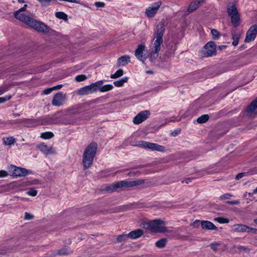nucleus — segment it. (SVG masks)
I'll use <instances>...</instances> for the list:
<instances>
[{"label":"nucleus","mask_w":257,"mask_h":257,"mask_svg":"<svg viewBox=\"0 0 257 257\" xmlns=\"http://www.w3.org/2000/svg\"><path fill=\"white\" fill-rule=\"evenodd\" d=\"M165 31V21H160L156 26L154 30V39L153 49L150 54V59L151 62H154L158 56V52L161 49V45L163 43V36Z\"/></svg>","instance_id":"f257e3e1"},{"label":"nucleus","mask_w":257,"mask_h":257,"mask_svg":"<svg viewBox=\"0 0 257 257\" xmlns=\"http://www.w3.org/2000/svg\"><path fill=\"white\" fill-rule=\"evenodd\" d=\"M97 149V145L95 142L90 144L85 149L82 159V163L84 169L88 168L92 165Z\"/></svg>","instance_id":"f03ea898"},{"label":"nucleus","mask_w":257,"mask_h":257,"mask_svg":"<svg viewBox=\"0 0 257 257\" xmlns=\"http://www.w3.org/2000/svg\"><path fill=\"white\" fill-rule=\"evenodd\" d=\"M145 182L144 180L139 179L135 181H121L115 184L107 186L105 190L107 191H113L118 188L123 187H133L143 184Z\"/></svg>","instance_id":"7ed1b4c3"},{"label":"nucleus","mask_w":257,"mask_h":257,"mask_svg":"<svg viewBox=\"0 0 257 257\" xmlns=\"http://www.w3.org/2000/svg\"><path fill=\"white\" fill-rule=\"evenodd\" d=\"M164 222L160 219H156L153 221L146 222L143 224L145 228L149 229L155 232H164L166 230L163 225Z\"/></svg>","instance_id":"20e7f679"},{"label":"nucleus","mask_w":257,"mask_h":257,"mask_svg":"<svg viewBox=\"0 0 257 257\" xmlns=\"http://www.w3.org/2000/svg\"><path fill=\"white\" fill-rule=\"evenodd\" d=\"M27 24L39 32L45 34L50 32V28L48 26L32 18H30Z\"/></svg>","instance_id":"39448f33"},{"label":"nucleus","mask_w":257,"mask_h":257,"mask_svg":"<svg viewBox=\"0 0 257 257\" xmlns=\"http://www.w3.org/2000/svg\"><path fill=\"white\" fill-rule=\"evenodd\" d=\"M103 80H100L90 85L85 86L79 89L78 93L80 95H87L96 92L103 83Z\"/></svg>","instance_id":"423d86ee"},{"label":"nucleus","mask_w":257,"mask_h":257,"mask_svg":"<svg viewBox=\"0 0 257 257\" xmlns=\"http://www.w3.org/2000/svg\"><path fill=\"white\" fill-rule=\"evenodd\" d=\"M227 12L232 25L235 27L238 26L240 23V16L236 6L233 4L228 5Z\"/></svg>","instance_id":"0eeeda50"},{"label":"nucleus","mask_w":257,"mask_h":257,"mask_svg":"<svg viewBox=\"0 0 257 257\" xmlns=\"http://www.w3.org/2000/svg\"><path fill=\"white\" fill-rule=\"evenodd\" d=\"M136 146L146 149H149L152 151H157L160 152H164L165 148L164 146L157 144L150 143L146 141H139Z\"/></svg>","instance_id":"6e6552de"},{"label":"nucleus","mask_w":257,"mask_h":257,"mask_svg":"<svg viewBox=\"0 0 257 257\" xmlns=\"http://www.w3.org/2000/svg\"><path fill=\"white\" fill-rule=\"evenodd\" d=\"M216 46L213 41L208 42L201 51L202 56L208 57L215 54Z\"/></svg>","instance_id":"1a4fd4ad"},{"label":"nucleus","mask_w":257,"mask_h":257,"mask_svg":"<svg viewBox=\"0 0 257 257\" xmlns=\"http://www.w3.org/2000/svg\"><path fill=\"white\" fill-rule=\"evenodd\" d=\"M244 114L250 118H254L257 116V97L247 106L244 112Z\"/></svg>","instance_id":"9d476101"},{"label":"nucleus","mask_w":257,"mask_h":257,"mask_svg":"<svg viewBox=\"0 0 257 257\" xmlns=\"http://www.w3.org/2000/svg\"><path fill=\"white\" fill-rule=\"evenodd\" d=\"M162 4L161 1H158L153 4L151 7L148 8L145 11L147 17L149 18H153L157 14Z\"/></svg>","instance_id":"9b49d317"},{"label":"nucleus","mask_w":257,"mask_h":257,"mask_svg":"<svg viewBox=\"0 0 257 257\" xmlns=\"http://www.w3.org/2000/svg\"><path fill=\"white\" fill-rule=\"evenodd\" d=\"M257 35V25L255 24L251 26L246 34V37L244 39V42L249 43L254 40Z\"/></svg>","instance_id":"f8f14e48"},{"label":"nucleus","mask_w":257,"mask_h":257,"mask_svg":"<svg viewBox=\"0 0 257 257\" xmlns=\"http://www.w3.org/2000/svg\"><path fill=\"white\" fill-rule=\"evenodd\" d=\"M66 94L59 92L55 94L52 101V104L55 106H60L63 105L66 100Z\"/></svg>","instance_id":"ddd939ff"},{"label":"nucleus","mask_w":257,"mask_h":257,"mask_svg":"<svg viewBox=\"0 0 257 257\" xmlns=\"http://www.w3.org/2000/svg\"><path fill=\"white\" fill-rule=\"evenodd\" d=\"M62 111H60L56 112L52 117H46L43 120L42 124L47 125L58 123V118L62 115Z\"/></svg>","instance_id":"4468645a"},{"label":"nucleus","mask_w":257,"mask_h":257,"mask_svg":"<svg viewBox=\"0 0 257 257\" xmlns=\"http://www.w3.org/2000/svg\"><path fill=\"white\" fill-rule=\"evenodd\" d=\"M150 114L148 110L141 111L134 118L133 122L135 124H140L146 120Z\"/></svg>","instance_id":"2eb2a0df"},{"label":"nucleus","mask_w":257,"mask_h":257,"mask_svg":"<svg viewBox=\"0 0 257 257\" xmlns=\"http://www.w3.org/2000/svg\"><path fill=\"white\" fill-rule=\"evenodd\" d=\"M28 186L27 182H13L9 184L5 185L3 187L5 191H9L11 190H14L18 188L25 187Z\"/></svg>","instance_id":"dca6fc26"},{"label":"nucleus","mask_w":257,"mask_h":257,"mask_svg":"<svg viewBox=\"0 0 257 257\" xmlns=\"http://www.w3.org/2000/svg\"><path fill=\"white\" fill-rule=\"evenodd\" d=\"M14 170L13 171V174L17 177H24L26 176L29 174L32 173V171L27 170L24 168L18 167L14 166Z\"/></svg>","instance_id":"f3484780"},{"label":"nucleus","mask_w":257,"mask_h":257,"mask_svg":"<svg viewBox=\"0 0 257 257\" xmlns=\"http://www.w3.org/2000/svg\"><path fill=\"white\" fill-rule=\"evenodd\" d=\"M37 147L44 154L46 155L54 154L56 153L55 149L52 146H48L44 144L38 145Z\"/></svg>","instance_id":"a211bd4d"},{"label":"nucleus","mask_w":257,"mask_h":257,"mask_svg":"<svg viewBox=\"0 0 257 257\" xmlns=\"http://www.w3.org/2000/svg\"><path fill=\"white\" fill-rule=\"evenodd\" d=\"M145 48V45L141 44L138 46L137 49L135 51V56L139 60L142 61L143 63H144L146 60V58L143 56V53Z\"/></svg>","instance_id":"6ab92c4d"},{"label":"nucleus","mask_w":257,"mask_h":257,"mask_svg":"<svg viewBox=\"0 0 257 257\" xmlns=\"http://www.w3.org/2000/svg\"><path fill=\"white\" fill-rule=\"evenodd\" d=\"M130 62V57L128 55H123L117 59V66H124Z\"/></svg>","instance_id":"aec40b11"},{"label":"nucleus","mask_w":257,"mask_h":257,"mask_svg":"<svg viewBox=\"0 0 257 257\" xmlns=\"http://www.w3.org/2000/svg\"><path fill=\"white\" fill-rule=\"evenodd\" d=\"M201 227L203 229L207 230H216L217 227L211 222L209 221H202L201 222Z\"/></svg>","instance_id":"412c9836"},{"label":"nucleus","mask_w":257,"mask_h":257,"mask_svg":"<svg viewBox=\"0 0 257 257\" xmlns=\"http://www.w3.org/2000/svg\"><path fill=\"white\" fill-rule=\"evenodd\" d=\"M14 17L17 19L27 24L31 17L27 16L22 13L15 12Z\"/></svg>","instance_id":"4be33fe9"},{"label":"nucleus","mask_w":257,"mask_h":257,"mask_svg":"<svg viewBox=\"0 0 257 257\" xmlns=\"http://www.w3.org/2000/svg\"><path fill=\"white\" fill-rule=\"evenodd\" d=\"M143 234V230L141 229L132 231L128 234V237L132 239H136L140 237Z\"/></svg>","instance_id":"5701e85b"},{"label":"nucleus","mask_w":257,"mask_h":257,"mask_svg":"<svg viewBox=\"0 0 257 257\" xmlns=\"http://www.w3.org/2000/svg\"><path fill=\"white\" fill-rule=\"evenodd\" d=\"M211 248L214 251H216L218 250H223L225 248V246L223 244L220 242H213L210 245Z\"/></svg>","instance_id":"b1692460"},{"label":"nucleus","mask_w":257,"mask_h":257,"mask_svg":"<svg viewBox=\"0 0 257 257\" xmlns=\"http://www.w3.org/2000/svg\"><path fill=\"white\" fill-rule=\"evenodd\" d=\"M232 36L233 39L232 44L233 46H236L238 44V42L240 37V33H237L236 30H234L232 31Z\"/></svg>","instance_id":"393cba45"},{"label":"nucleus","mask_w":257,"mask_h":257,"mask_svg":"<svg viewBox=\"0 0 257 257\" xmlns=\"http://www.w3.org/2000/svg\"><path fill=\"white\" fill-rule=\"evenodd\" d=\"M200 6V2L194 1L191 3L188 8V11L190 13L195 11Z\"/></svg>","instance_id":"a878e982"},{"label":"nucleus","mask_w":257,"mask_h":257,"mask_svg":"<svg viewBox=\"0 0 257 257\" xmlns=\"http://www.w3.org/2000/svg\"><path fill=\"white\" fill-rule=\"evenodd\" d=\"M16 142V139L12 137L3 138V143L5 145L10 146Z\"/></svg>","instance_id":"bb28decb"},{"label":"nucleus","mask_w":257,"mask_h":257,"mask_svg":"<svg viewBox=\"0 0 257 257\" xmlns=\"http://www.w3.org/2000/svg\"><path fill=\"white\" fill-rule=\"evenodd\" d=\"M128 78L127 77H124L121 78L120 80L114 81L113 84L116 87H121L123 86V84L126 82Z\"/></svg>","instance_id":"cd10ccee"},{"label":"nucleus","mask_w":257,"mask_h":257,"mask_svg":"<svg viewBox=\"0 0 257 257\" xmlns=\"http://www.w3.org/2000/svg\"><path fill=\"white\" fill-rule=\"evenodd\" d=\"M113 88V86L111 84H107L104 86H100L98 90L101 92H104L111 90Z\"/></svg>","instance_id":"c85d7f7f"},{"label":"nucleus","mask_w":257,"mask_h":257,"mask_svg":"<svg viewBox=\"0 0 257 257\" xmlns=\"http://www.w3.org/2000/svg\"><path fill=\"white\" fill-rule=\"evenodd\" d=\"M167 241L166 238L161 239L156 242V245L158 248H163L165 246Z\"/></svg>","instance_id":"c756f323"},{"label":"nucleus","mask_w":257,"mask_h":257,"mask_svg":"<svg viewBox=\"0 0 257 257\" xmlns=\"http://www.w3.org/2000/svg\"><path fill=\"white\" fill-rule=\"evenodd\" d=\"M209 119V115L208 114H204L198 117L197 121L199 123H205Z\"/></svg>","instance_id":"7c9ffc66"},{"label":"nucleus","mask_w":257,"mask_h":257,"mask_svg":"<svg viewBox=\"0 0 257 257\" xmlns=\"http://www.w3.org/2000/svg\"><path fill=\"white\" fill-rule=\"evenodd\" d=\"M22 122L29 124V126H32L36 123L37 120L35 119L25 118L23 119Z\"/></svg>","instance_id":"2f4dec72"},{"label":"nucleus","mask_w":257,"mask_h":257,"mask_svg":"<svg viewBox=\"0 0 257 257\" xmlns=\"http://www.w3.org/2000/svg\"><path fill=\"white\" fill-rule=\"evenodd\" d=\"M123 74V71L122 69H118L116 72L113 74L111 75L110 78L112 79H116L117 78H118L121 76H122Z\"/></svg>","instance_id":"473e14b6"},{"label":"nucleus","mask_w":257,"mask_h":257,"mask_svg":"<svg viewBox=\"0 0 257 257\" xmlns=\"http://www.w3.org/2000/svg\"><path fill=\"white\" fill-rule=\"evenodd\" d=\"M55 16L60 19L64 20H67V15L62 12H59L55 13Z\"/></svg>","instance_id":"72a5a7b5"},{"label":"nucleus","mask_w":257,"mask_h":257,"mask_svg":"<svg viewBox=\"0 0 257 257\" xmlns=\"http://www.w3.org/2000/svg\"><path fill=\"white\" fill-rule=\"evenodd\" d=\"M54 134L50 132H45L41 134V138L44 139H48L53 137Z\"/></svg>","instance_id":"f704fd0d"},{"label":"nucleus","mask_w":257,"mask_h":257,"mask_svg":"<svg viewBox=\"0 0 257 257\" xmlns=\"http://www.w3.org/2000/svg\"><path fill=\"white\" fill-rule=\"evenodd\" d=\"M128 238V234H122L119 235L116 238V240L117 242H121L123 241H125Z\"/></svg>","instance_id":"c9c22d12"},{"label":"nucleus","mask_w":257,"mask_h":257,"mask_svg":"<svg viewBox=\"0 0 257 257\" xmlns=\"http://www.w3.org/2000/svg\"><path fill=\"white\" fill-rule=\"evenodd\" d=\"M211 33L214 39H218L220 37V33L217 30L215 29H212Z\"/></svg>","instance_id":"e433bc0d"},{"label":"nucleus","mask_w":257,"mask_h":257,"mask_svg":"<svg viewBox=\"0 0 257 257\" xmlns=\"http://www.w3.org/2000/svg\"><path fill=\"white\" fill-rule=\"evenodd\" d=\"M87 76L84 74L78 75L76 76L75 79L77 82H81L87 79Z\"/></svg>","instance_id":"4c0bfd02"},{"label":"nucleus","mask_w":257,"mask_h":257,"mask_svg":"<svg viewBox=\"0 0 257 257\" xmlns=\"http://www.w3.org/2000/svg\"><path fill=\"white\" fill-rule=\"evenodd\" d=\"M11 243H15V246L18 247L20 244V238L18 237L13 238L10 240Z\"/></svg>","instance_id":"58836bf2"},{"label":"nucleus","mask_w":257,"mask_h":257,"mask_svg":"<svg viewBox=\"0 0 257 257\" xmlns=\"http://www.w3.org/2000/svg\"><path fill=\"white\" fill-rule=\"evenodd\" d=\"M37 191L33 188H31L29 189V190L28 191L27 194L32 196H36L37 194Z\"/></svg>","instance_id":"ea45409f"},{"label":"nucleus","mask_w":257,"mask_h":257,"mask_svg":"<svg viewBox=\"0 0 257 257\" xmlns=\"http://www.w3.org/2000/svg\"><path fill=\"white\" fill-rule=\"evenodd\" d=\"M70 253V250H69L68 249H66V248L62 249L58 251V254L60 255L68 254Z\"/></svg>","instance_id":"a19ab883"},{"label":"nucleus","mask_w":257,"mask_h":257,"mask_svg":"<svg viewBox=\"0 0 257 257\" xmlns=\"http://www.w3.org/2000/svg\"><path fill=\"white\" fill-rule=\"evenodd\" d=\"M215 220L217 221L218 222L220 223H228L229 220L228 219L222 218V217H218L215 219Z\"/></svg>","instance_id":"79ce46f5"},{"label":"nucleus","mask_w":257,"mask_h":257,"mask_svg":"<svg viewBox=\"0 0 257 257\" xmlns=\"http://www.w3.org/2000/svg\"><path fill=\"white\" fill-rule=\"evenodd\" d=\"M109 172V171H108V170H105V171H101L100 173L99 176H100V177H101V178L106 177H107V176H108L109 175L108 174Z\"/></svg>","instance_id":"37998d69"},{"label":"nucleus","mask_w":257,"mask_h":257,"mask_svg":"<svg viewBox=\"0 0 257 257\" xmlns=\"http://www.w3.org/2000/svg\"><path fill=\"white\" fill-rule=\"evenodd\" d=\"M241 225L239 224L234 225L232 226V229L235 231H240Z\"/></svg>","instance_id":"c03bdc74"},{"label":"nucleus","mask_w":257,"mask_h":257,"mask_svg":"<svg viewBox=\"0 0 257 257\" xmlns=\"http://www.w3.org/2000/svg\"><path fill=\"white\" fill-rule=\"evenodd\" d=\"M34 215L25 212L24 218L26 220H31L34 218Z\"/></svg>","instance_id":"a18cd8bd"},{"label":"nucleus","mask_w":257,"mask_h":257,"mask_svg":"<svg viewBox=\"0 0 257 257\" xmlns=\"http://www.w3.org/2000/svg\"><path fill=\"white\" fill-rule=\"evenodd\" d=\"M12 96L11 95L6 97H0V103H4L6 102L7 100H10Z\"/></svg>","instance_id":"49530a36"},{"label":"nucleus","mask_w":257,"mask_h":257,"mask_svg":"<svg viewBox=\"0 0 257 257\" xmlns=\"http://www.w3.org/2000/svg\"><path fill=\"white\" fill-rule=\"evenodd\" d=\"M251 229H252V228L248 227V226H247L246 225H242V232L246 231V232H250L251 233Z\"/></svg>","instance_id":"de8ad7c7"},{"label":"nucleus","mask_w":257,"mask_h":257,"mask_svg":"<svg viewBox=\"0 0 257 257\" xmlns=\"http://www.w3.org/2000/svg\"><path fill=\"white\" fill-rule=\"evenodd\" d=\"M231 196V195L229 193H226L224 195H222L220 196V198L221 200L223 199H229Z\"/></svg>","instance_id":"09e8293b"},{"label":"nucleus","mask_w":257,"mask_h":257,"mask_svg":"<svg viewBox=\"0 0 257 257\" xmlns=\"http://www.w3.org/2000/svg\"><path fill=\"white\" fill-rule=\"evenodd\" d=\"M94 5L97 8H103L105 6V4L103 2H95Z\"/></svg>","instance_id":"8fccbe9b"},{"label":"nucleus","mask_w":257,"mask_h":257,"mask_svg":"<svg viewBox=\"0 0 257 257\" xmlns=\"http://www.w3.org/2000/svg\"><path fill=\"white\" fill-rule=\"evenodd\" d=\"M8 176V173L4 170L0 171V178L5 177Z\"/></svg>","instance_id":"3c124183"},{"label":"nucleus","mask_w":257,"mask_h":257,"mask_svg":"<svg viewBox=\"0 0 257 257\" xmlns=\"http://www.w3.org/2000/svg\"><path fill=\"white\" fill-rule=\"evenodd\" d=\"M140 174L139 172H135V171H131L128 173V176H138Z\"/></svg>","instance_id":"603ef678"},{"label":"nucleus","mask_w":257,"mask_h":257,"mask_svg":"<svg viewBox=\"0 0 257 257\" xmlns=\"http://www.w3.org/2000/svg\"><path fill=\"white\" fill-rule=\"evenodd\" d=\"M53 90V89L52 88V87L51 88H47V89H46L44 90V94H49V93H50Z\"/></svg>","instance_id":"864d4df0"},{"label":"nucleus","mask_w":257,"mask_h":257,"mask_svg":"<svg viewBox=\"0 0 257 257\" xmlns=\"http://www.w3.org/2000/svg\"><path fill=\"white\" fill-rule=\"evenodd\" d=\"M27 7V5H25L23 7L20 9L19 10L17 11L16 12L22 13L23 12H25L26 10Z\"/></svg>","instance_id":"5fc2aeb1"},{"label":"nucleus","mask_w":257,"mask_h":257,"mask_svg":"<svg viewBox=\"0 0 257 257\" xmlns=\"http://www.w3.org/2000/svg\"><path fill=\"white\" fill-rule=\"evenodd\" d=\"M181 132V130L180 129L176 130L173 132L172 133V135L174 137L176 136Z\"/></svg>","instance_id":"6e6d98bb"},{"label":"nucleus","mask_w":257,"mask_h":257,"mask_svg":"<svg viewBox=\"0 0 257 257\" xmlns=\"http://www.w3.org/2000/svg\"><path fill=\"white\" fill-rule=\"evenodd\" d=\"M38 180H33L31 182H27V183L28 184V185H33V184H39V182H38Z\"/></svg>","instance_id":"4d7b16f0"},{"label":"nucleus","mask_w":257,"mask_h":257,"mask_svg":"<svg viewBox=\"0 0 257 257\" xmlns=\"http://www.w3.org/2000/svg\"><path fill=\"white\" fill-rule=\"evenodd\" d=\"M191 180H192L191 178H188L185 179V180H183L182 181V183L189 184V183H190L191 182Z\"/></svg>","instance_id":"13d9d810"},{"label":"nucleus","mask_w":257,"mask_h":257,"mask_svg":"<svg viewBox=\"0 0 257 257\" xmlns=\"http://www.w3.org/2000/svg\"><path fill=\"white\" fill-rule=\"evenodd\" d=\"M239 201H227V203L230 204V205H234L239 203Z\"/></svg>","instance_id":"bf43d9fd"},{"label":"nucleus","mask_w":257,"mask_h":257,"mask_svg":"<svg viewBox=\"0 0 257 257\" xmlns=\"http://www.w3.org/2000/svg\"><path fill=\"white\" fill-rule=\"evenodd\" d=\"M62 85H58L57 86L52 87V88L53 89V90H56V89H60V88H62Z\"/></svg>","instance_id":"052dcab7"},{"label":"nucleus","mask_w":257,"mask_h":257,"mask_svg":"<svg viewBox=\"0 0 257 257\" xmlns=\"http://www.w3.org/2000/svg\"><path fill=\"white\" fill-rule=\"evenodd\" d=\"M251 233L253 234H257V229L252 228V229H251Z\"/></svg>","instance_id":"680f3d73"},{"label":"nucleus","mask_w":257,"mask_h":257,"mask_svg":"<svg viewBox=\"0 0 257 257\" xmlns=\"http://www.w3.org/2000/svg\"><path fill=\"white\" fill-rule=\"evenodd\" d=\"M253 194H257V187L253 191L252 193H248L249 196L252 195Z\"/></svg>","instance_id":"e2e57ef3"},{"label":"nucleus","mask_w":257,"mask_h":257,"mask_svg":"<svg viewBox=\"0 0 257 257\" xmlns=\"http://www.w3.org/2000/svg\"><path fill=\"white\" fill-rule=\"evenodd\" d=\"M40 2H41V3H49L51 1H52V0H38Z\"/></svg>","instance_id":"0e129e2a"},{"label":"nucleus","mask_w":257,"mask_h":257,"mask_svg":"<svg viewBox=\"0 0 257 257\" xmlns=\"http://www.w3.org/2000/svg\"><path fill=\"white\" fill-rule=\"evenodd\" d=\"M241 178V173H238L236 176V180H239V179Z\"/></svg>","instance_id":"69168bd1"},{"label":"nucleus","mask_w":257,"mask_h":257,"mask_svg":"<svg viewBox=\"0 0 257 257\" xmlns=\"http://www.w3.org/2000/svg\"><path fill=\"white\" fill-rule=\"evenodd\" d=\"M13 115H14L15 117H17V116H20V114H19V113H14V114H13Z\"/></svg>","instance_id":"338daca9"},{"label":"nucleus","mask_w":257,"mask_h":257,"mask_svg":"<svg viewBox=\"0 0 257 257\" xmlns=\"http://www.w3.org/2000/svg\"><path fill=\"white\" fill-rule=\"evenodd\" d=\"M253 222L257 225V219H254Z\"/></svg>","instance_id":"774afa93"}]
</instances>
